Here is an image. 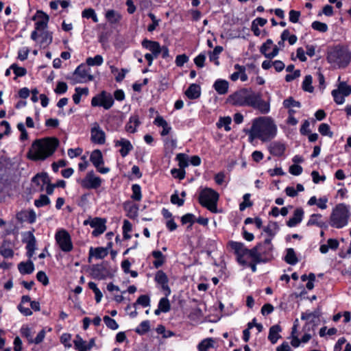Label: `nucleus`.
<instances>
[{
    "label": "nucleus",
    "mask_w": 351,
    "mask_h": 351,
    "mask_svg": "<svg viewBox=\"0 0 351 351\" xmlns=\"http://www.w3.org/2000/svg\"><path fill=\"white\" fill-rule=\"evenodd\" d=\"M158 307L162 310V312L167 313L170 310V304L169 300L167 298H162L160 299Z\"/></svg>",
    "instance_id": "5fc2aeb1"
},
{
    "label": "nucleus",
    "mask_w": 351,
    "mask_h": 351,
    "mask_svg": "<svg viewBox=\"0 0 351 351\" xmlns=\"http://www.w3.org/2000/svg\"><path fill=\"white\" fill-rule=\"evenodd\" d=\"M108 253L107 249L102 247L96 248L90 247L88 261L90 262L92 256H95L96 258H103L108 255Z\"/></svg>",
    "instance_id": "393cba45"
},
{
    "label": "nucleus",
    "mask_w": 351,
    "mask_h": 351,
    "mask_svg": "<svg viewBox=\"0 0 351 351\" xmlns=\"http://www.w3.org/2000/svg\"><path fill=\"white\" fill-rule=\"evenodd\" d=\"M104 322L106 324V325L112 330H116L118 328L119 325L116 322V321L112 318H110L109 316H104Z\"/></svg>",
    "instance_id": "864d4df0"
},
{
    "label": "nucleus",
    "mask_w": 351,
    "mask_h": 351,
    "mask_svg": "<svg viewBox=\"0 0 351 351\" xmlns=\"http://www.w3.org/2000/svg\"><path fill=\"white\" fill-rule=\"evenodd\" d=\"M40 36L42 40L40 44L45 46H48L52 42V33L48 31H45L41 33Z\"/></svg>",
    "instance_id": "ea45409f"
},
{
    "label": "nucleus",
    "mask_w": 351,
    "mask_h": 351,
    "mask_svg": "<svg viewBox=\"0 0 351 351\" xmlns=\"http://www.w3.org/2000/svg\"><path fill=\"white\" fill-rule=\"evenodd\" d=\"M10 69L13 70L16 77L24 76L27 73V71L25 68L18 66L16 64H12Z\"/></svg>",
    "instance_id": "bf43d9fd"
},
{
    "label": "nucleus",
    "mask_w": 351,
    "mask_h": 351,
    "mask_svg": "<svg viewBox=\"0 0 351 351\" xmlns=\"http://www.w3.org/2000/svg\"><path fill=\"white\" fill-rule=\"evenodd\" d=\"M322 217V216L321 214H313L311 216L310 219L308 221L306 225L308 226H313V225H315L317 226L318 224L319 223V222L322 221V220H321Z\"/></svg>",
    "instance_id": "6e6d98bb"
},
{
    "label": "nucleus",
    "mask_w": 351,
    "mask_h": 351,
    "mask_svg": "<svg viewBox=\"0 0 351 351\" xmlns=\"http://www.w3.org/2000/svg\"><path fill=\"white\" fill-rule=\"evenodd\" d=\"M223 51V47L221 46H216L213 51L209 53V59L210 61L214 62L216 65H219L218 55Z\"/></svg>",
    "instance_id": "f704fd0d"
},
{
    "label": "nucleus",
    "mask_w": 351,
    "mask_h": 351,
    "mask_svg": "<svg viewBox=\"0 0 351 351\" xmlns=\"http://www.w3.org/2000/svg\"><path fill=\"white\" fill-rule=\"evenodd\" d=\"M264 245L267 246V249L262 250L263 245H257L251 250L247 249V254L253 259L255 263H258L264 261L265 256L269 254L272 250V245L271 239H266L264 241Z\"/></svg>",
    "instance_id": "0eeeda50"
},
{
    "label": "nucleus",
    "mask_w": 351,
    "mask_h": 351,
    "mask_svg": "<svg viewBox=\"0 0 351 351\" xmlns=\"http://www.w3.org/2000/svg\"><path fill=\"white\" fill-rule=\"evenodd\" d=\"M67 90V85L65 82H59L54 91L57 94L64 93Z\"/></svg>",
    "instance_id": "774afa93"
},
{
    "label": "nucleus",
    "mask_w": 351,
    "mask_h": 351,
    "mask_svg": "<svg viewBox=\"0 0 351 351\" xmlns=\"http://www.w3.org/2000/svg\"><path fill=\"white\" fill-rule=\"evenodd\" d=\"M132 199H133L135 201H140L142 197L141 186L138 184H133L132 186Z\"/></svg>",
    "instance_id": "37998d69"
},
{
    "label": "nucleus",
    "mask_w": 351,
    "mask_h": 351,
    "mask_svg": "<svg viewBox=\"0 0 351 351\" xmlns=\"http://www.w3.org/2000/svg\"><path fill=\"white\" fill-rule=\"evenodd\" d=\"M317 325V323L313 319L306 322L305 325L302 328V331L306 333H312V335H315V328Z\"/></svg>",
    "instance_id": "e433bc0d"
},
{
    "label": "nucleus",
    "mask_w": 351,
    "mask_h": 351,
    "mask_svg": "<svg viewBox=\"0 0 351 351\" xmlns=\"http://www.w3.org/2000/svg\"><path fill=\"white\" fill-rule=\"evenodd\" d=\"M327 60L330 64L339 68L345 67L350 61V55L344 48L336 47L328 53Z\"/></svg>",
    "instance_id": "423d86ee"
},
{
    "label": "nucleus",
    "mask_w": 351,
    "mask_h": 351,
    "mask_svg": "<svg viewBox=\"0 0 351 351\" xmlns=\"http://www.w3.org/2000/svg\"><path fill=\"white\" fill-rule=\"evenodd\" d=\"M75 347L79 351H87V342L84 341L80 335H77L73 341Z\"/></svg>",
    "instance_id": "c9c22d12"
},
{
    "label": "nucleus",
    "mask_w": 351,
    "mask_h": 351,
    "mask_svg": "<svg viewBox=\"0 0 351 351\" xmlns=\"http://www.w3.org/2000/svg\"><path fill=\"white\" fill-rule=\"evenodd\" d=\"M350 215L348 207L343 204H339L330 215V225L336 228H341L348 224Z\"/></svg>",
    "instance_id": "20e7f679"
},
{
    "label": "nucleus",
    "mask_w": 351,
    "mask_h": 351,
    "mask_svg": "<svg viewBox=\"0 0 351 351\" xmlns=\"http://www.w3.org/2000/svg\"><path fill=\"white\" fill-rule=\"evenodd\" d=\"M27 237L23 240V242L27 243V256L29 258L32 257L36 250V240L32 232L29 231L27 233Z\"/></svg>",
    "instance_id": "f3484780"
},
{
    "label": "nucleus",
    "mask_w": 351,
    "mask_h": 351,
    "mask_svg": "<svg viewBox=\"0 0 351 351\" xmlns=\"http://www.w3.org/2000/svg\"><path fill=\"white\" fill-rule=\"evenodd\" d=\"M283 106L286 108H300L301 104L298 101H295L292 97H289L287 99L284 100Z\"/></svg>",
    "instance_id": "a19ab883"
},
{
    "label": "nucleus",
    "mask_w": 351,
    "mask_h": 351,
    "mask_svg": "<svg viewBox=\"0 0 351 351\" xmlns=\"http://www.w3.org/2000/svg\"><path fill=\"white\" fill-rule=\"evenodd\" d=\"M18 269L22 274H30L34 270V265L32 261L21 262L18 265Z\"/></svg>",
    "instance_id": "a878e982"
},
{
    "label": "nucleus",
    "mask_w": 351,
    "mask_h": 351,
    "mask_svg": "<svg viewBox=\"0 0 351 351\" xmlns=\"http://www.w3.org/2000/svg\"><path fill=\"white\" fill-rule=\"evenodd\" d=\"M278 230V225L276 223H271L268 226L264 228V231L270 237H274L276 230Z\"/></svg>",
    "instance_id": "09e8293b"
},
{
    "label": "nucleus",
    "mask_w": 351,
    "mask_h": 351,
    "mask_svg": "<svg viewBox=\"0 0 351 351\" xmlns=\"http://www.w3.org/2000/svg\"><path fill=\"white\" fill-rule=\"evenodd\" d=\"M149 298L147 295H141L138 297L135 303L133 304V306L136 308L137 304H140L144 307L149 306Z\"/></svg>",
    "instance_id": "c03bdc74"
},
{
    "label": "nucleus",
    "mask_w": 351,
    "mask_h": 351,
    "mask_svg": "<svg viewBox=\"0 0 351 351\" xmlns=\"http://www.w3.org/2000/svg\"><path fill=\"white\" fill-rule=\"evenodd\" d=\"M39 180H42V187L43 185L47 184L46 192L48 195H51L53 192L55 186L50 183V178L47 173H41L36 174L33 177L32 182L39 185Z\"/></svg>",
    "instance_id": "2eb2a0df"
},
{
    "label": "nucleus",
    "mask_w": 351,
    "mask_h": 351,
    "mask_svg": "<svg viewBox=\"0 0 351 351\" xmlns=\"http://www.w3.org/2000/svg\"><path fill=\"white\" fill-rule=\"evenodd\" d=\"M125 209L128 212V216L134 219L138 216V207L136 204H128L125 205Z\"/></svg>",
    "instance_id": "72a5a7b5"
},
{
    "label": "nucleus",
    "mask_w": 351,
    "mask_h": 351,
    "mask_svg": "<svg viewBox=\"0 0 351 351\" xmlns=\"http://www.w3.org/2000/svg\"><path fill=\"white\" fill-rule=\"evenodd\" d=\"M55 238L57 243L63 252H68L72 250L73 244L71 237L67 231L64 230L58 231Z\"/></svg>",
    "instance_id": "1a4fd4ad"
},
{
    "label": "nucleus",
    "mask_w": 351,
    "mask_h": 351,
    "mask_svg": "<svg viewBox=\"0 0 351 351\" xmlns=\"http://www.w3.org/2000/svg\"><path fill=\"white\" fill-rule=\"evenodd\" d=\"M91 141L94 143L103 145L105 143L106 134L99 125L95 123L91 129Z\"/></svg>",
    "instance_id": "dca6fc26"
},
{
    "label": "nucleus",
    "mask_w": 351,
    "mask_h": 351,
    "mask_svg": "<svg viewBox=\"0 0 351 351\" xmlns=\"http://www.w3.org/2000/svg\"><path fill=\"white\" fill-rule=\"evenodd\" d=\"M332 95L334 97L335 101L337 104H342L344 102V101H345L344 100V96H343V95L339 93V90H333L332 91Z\"/></svg>",
    "instance_id": "69168bd1"
},
{
    "label": "nucleus",
    "mask_w": 351,
    "mask_h": 351,
    "mask_svg": "<svg viewBox=\"0 0 351 351\" xmlns=\"http://www.w3.org/2000/svg\"><path fill=\"white\" fill-rule=\"evenodd\" d=\"M148 16L152 19V23L148 26L147 30L149 32H153L156 29V27L158 25L159 21L158 19H156L155 15L153 13H151V12L149 13Z\"/></svg>",
    "instance_id": "e2e57ef3"
},
{
    "label": "nucleus",
    "mask_w": 351,
    "mask_h": 351,
    "mask_svg": "<svg viewBox=\"0 0 351 351\" xmlns=\"http://www.w3.org/2000/svg\"><path fill=\"white\" fill-rule=\"evenodd\" d=\"M149 321H143L141 323L139 327L136 328L135 332L139 335H143L149 330Z\"/></svg>",
    "instance_id": "49530a36"
},
{
    "label": "nucleus",
    "mask_w": 351,
    "mask_h": 351,
    "mask_svg": "<svg viewBox=\"0 0 351 351\" xmlns=\"http://www.w3.org/2000/svg\"><path fill=\"white\" fill-rule=\"evenodd\" d=\"M155 280L160 285H162V287L165 290H168L170 291L169 287L167 285L168 278L165 272L162 270H159L157 271L155 276Z\"/></svg>",
    "instance_id": "c85d7f7f"
},
{
    "label": "nucleus",
    "mask_w": 351,
    "mask_h": 351,
    "mask_svg": "<svg viewBox=\"0 0 351 351\" xmlns=\"http://www.w3.org/2000/svg\"><path fill=\"white\" fill-rule=\"evenodd\" d=\"M49 203L50 199L46 195H40L39 199L34 201V205L38 208L48 205Z\"/></svg>",
    "instance_id": "a18cd8bd"
},
{
    "label": "nucleus",
    "mask_w": 351,
    "mask_h": 351,
    "mask_svg": "<svg viewBox=\"0 0 351 351\" xmlns=\"http://www.w3.org/2000/svg\"><path fill=\"white\" fill-rule=\"evenodd\" d=\"M90 275L93 278L104 280L110 276L108 268V263L103 262L101 264L93 265L90 268Z\"/></svg>",
    "instance_id": "9b49d317"
},
{
    "label": "nucleus",
    "mask_w": 351,
    "mask_h": 351,
    "mask_svg": "<svg viewBox=\"0 0 351 351\" xmlns=\"http://www.w3.org/2000/svg\"><path fill=\"white\" fill-rule=\"evenodd\" d=\"M272 44V40L267 39V41L261 47L260 52L265 56L267 53V51L270 49Z\"/></svg>",
    "instance_id": "338daca9"
},
{
    "label": "nucleus",
    "mask_w": 351,
    "mask_h": 351,
    "mask_svg": "<svg viewBox=\"0 0 351 351\" xmlns=\"http://www.w3.org/2000/svg\"><path fill=\"white\" fill-rule=\"evenodd\" d=\"M228 99L233 106L252 107L263 114L270 111L269 101L263 100L261 93L251 88H241L229 95Z\"/></svg>",
    "instance_id": "f257e3e1"
},
{
    "label": "nucleus",
    "mask_w": 351,
    "mask_h": 351,
    "mask_svg": "<svg viewBox=\"0 0 351 351\" xmlns=\"http://www.w3.org/2000/svg\"><path fill=\"white\" fill-rule=\"evenodd\" d=\"M90 69L86 65L81 64L75 70L73 75L78 77L75 79L76 83H85L93 80V76L89 73Z\"/></svg>",
    "instance_id": "ddd939ff"
},
{
    "label": "nucleus",
    "mask_w": 351,
    "mask_h": 351,
    "mask_svg": "<svg viewBox=\"0 0 351 351\" xmlns=\"http://www.w3.org/2000/svg\"><path fill=\"white\" fill-rule=\"evenodd\" d=\"M114 143L115 147H121L119 152L122 157H125L133 149L131 143L125 138H121L120 140L116 141Z\"/></svg>",
    "instance_id": "aec40b11"
},
{
    "label": "nucleus",
    "mask_w": 351,
    "mask_h": 351,
    "mask_svg": "<svg viewBox=\"0 0 351 351\" xmlns=\"http://www.w3.org/2000/svg\"><path fill=\"white\" fill-rule=\"evenodd\" d=\"M229 245L234 251L237 257L244 256L247 254V248H246L242 243L230 241Z\"/></svg>",
    "instance_id": "b1692460"
},
{
    "label": "nucleus",
    "mask_w": 351,
    "mask_h": 351,
    "mask_svg": "<svg viewBox=\"0 0 351 351\" xmlns=\"http://www.w3.org/2000/svg\"><path fill=\"white\" fill-rule=\"evenodd\" d=\"M36 17L38 19V21L35 23L36 30H43L47 27L49 21V16L42 11H38L36 12ZM33 19H35V16Z\"/></svg>",
    "instance_id": "412c9836"
},
{
    "label": "nucleus",
    "mask_w": 351,
    "mask_h": 351,
    "mask_svg": "<svg viewBox=\"0 0 351 351\" xmlns=\"http://www.w3.org/2000/svg\"><path fill=\"white\" fill-rule=\"evenodd\" d=\"M213 347V340L210 338L204 339L198 345L199 351H208L209 348Z\"/></svg>",
    "instance_id": "58836bf2"
},
{
    "label": "nucleus",
    "mask_w": 351,
    "mask_h": 351,
    "mask_svg": "<svg viewBox=\"0 0 351 351\" xmlns=\"http://www.w3.org/2000/svg\"><path fill=\"white\" fill-rule=\"evenodd\" d=\"M311 26L313 29L320 32H326L328 30L327 25L319 21H314Z\"/></svg>",
    "instance_id": "603ef678"
},
{
    "label": "nucleus",
    "mask_w": 351,
    "mask_h": 351,
    "mask_svg": "<svg viewBox=\"0 0 351 351\" xmlns=\"http://www.w3.org/2000/svg\"><path fill=\"white\" fill-rule=\"evenodd\" d=\"M58 145L56 138L37 139L32 143L27 156L33 160H45L54 153Z\"/></svg>",
    "instance_id": "f03ea898"
},
{
    "label": "nucleus",
    "mask_w": 351,
    "mask_h": 351,
    "mask_svg": "<svg viewBox=\"0 0 351 351\" xmlns=\"http://www.w3.org/2000/svg\"><path fill=\"white\" fill-rule=\"evenodd\" d=\"M186 96L190 99H195L200 97L201 88L196 84H191L185 91Z\"/></svg>",
    "instance_id": "5701e85b"
},
{
    "label": "nucleus",
    "mask_w": 351,
    "mask_h": 351,
    "mask_svg": "<svg viewBox=\"0 0 351 351\" xmlns=\"http://www.w3.org/2000/svg\"><path fill=\"white\" fill-rule=\"evenodd\" d=\"M232 119L230 117H221L219 119L218 127L224 126L226 131L230 130V124L231 123Z\"/></svg>",
    "instance_id": "4d7b16f0"
},
{
    "label": "nucleus",
    "mask_w": 351,
    "mask_h": 351,
    "mask_svg": "<svg viewBox=\"0 0 351 351\" xmlns=\"http://www.w3.org/2000/svg\"><path fill=\"white\" fill-rule=\"evenodd\" d=\"M215 90L220 95H224L228 90V82L223 80H217L214 84Z\"/></svg>",
    "instance_id": "7c9ffc66"
},
{
    "label": "nucleus",
    "mask_w": 351,
    "mask_h": 351,
    "mask_svg": "<svg viewBox=\"0 0 351 351\" xmlns=\"http://www.w3.org/2000/svg\"><path fill=\"white\" fill-rule=\"evenodd\" d=\"M285 261L291 265H294L298 262V259L293 248H288L287 250V254L285 257Z\"/></svg>",
    "instance_id": "473e14b6"
},
{
    "label": "nucleus",
    "mask_w": 351,
    "mask_h": 351,
    "mask_svg": "<svg viewBox=\"0 0 351 351\" xmlns=\"http://www.w3.org/2000/svg\"><path fill=\"white\" fill-rule=\"evenodd\" d=\"M188 61L189 57L185 54L178 55L176 58V64L178 66H182Z\"/></svg>",
    "instance_id": "0e129e2a"
},
{
    "label": "nucleus",
    "mask_w": 351,
    "mask_h": 351,
    "mask_svg": "<svg viewBox=\"0 0 351 351\" xmlns=\"http://www.w3.org/2000/svg\"><path fill=\"white\" fill-rule=\"evenodd\" d=\"M318 130L319 133L324 136L332 137L333 135V133L330 130V126L327 123L320 124Z\"/></svg>",
    "instance_id": "3c124183"
},
{
    "label": "nucleus",
    "mask_w": 351,
    "mask_h": 351,
    "mask_svg": "<svg viewBox=\"0 0 351 351\" xmlns=\"http://www.w3.org/2000/svg\"><path fill=\"white\" fill-rule=\"evenodd\" d=\"M285 150V145L278 142H274L269 145V152L274 156H282L284 154Z\"/></svg>",
    "instance_id": "cd10ccee"
},
{
    "label": "nucleus",
    "mask_w": 351,
    "mask_h": 351,
    "mask_svg": "<svg viewBox=\"0 0 351 351\" xmlns=\"http://www.w3.org/2000/svg\"><path fill=\"white\" fill-rule=\"evenodd\" d=\"M142 46L149 50L155 58H156L161 53V47L159 43L156 41L145 39L142 42Z\"/></svg>",
    "instance_id": "6ab92c4d"
},
{
    "label": "nucleus",
    "mask_w": 351,
    "mask_h": 351,
    "mask_svg": "<svg viewBox=\"0 0 351 351\" xmlns=\"http://www.w3.org/2000/svg\"><path fill=\"white\" fill-rule=\"evenodd\" d=\"M78 182L86 189H96L101 184V179L96 176L93 171L88 172L84 178Z\"/></svg>",
    "instance_id": "9d476101"
},
{
    "label": "nucleus",
    "mask_w": 351,
    "mask_h": 351,
    "mask_svg": "<svg viewBox=\"0 0 351 351\" xmlns=\"http://www.w3.org/2000/svg\"><path fill=\"white\" fill-rule=\"evenodd\" d=\"M106 18L110 23H117L121 19V15L117 11L109 10L106 12Z\"/></svg>",
    "instance_id": "2f4dec72"
},
{
    "label": "nucleus",
    "mask_w": 351,
    "mask_h": 351,
    "mask_svg": "<svg viewBox=\"0 0 351 351\" xmlns=\"http://www.w3.org/2000/svg\"><path fill=\"white\" fill-rule=\"evenodd\" d=\"M103 62V58L100 55H97L94 58H88L86 59V64L88 66L97 65L99 66Z\"/></svg>",
    "instance_id": "de8ad7c7"
},
{
    "label": "nucleus",
    "mask_w": 351,
    "mask_h": 351,
    "mask_svg": "<svg viewBox=\"0 0 351 351\" xmlns=\"http://www.w3.org/2000/svg\"><path fill=\"white\" fill-rule=\"evenodd\" d=\"M219 193L210 188H205L199 193V202L213 213H217V202L219 200Z\"/></svg>",
    "instance_id": "39448f33"
},
{
    "label": "nucleus",
    "mask_w": 351,
    "mask_h": 351,
    "mask_svg": "<svg viewBox=\"0 0 351 351\" xmlns=\"http://www.w3.org/2000/svg\"><path fill=\"white\" fill-rule=\"evenodd\" d=\"M140 121L138 117L134 115L130 118L129 121L125 125V130L128 132L134 133L136 131V128L139 125Z\"/></svg>",
    "instance_id": "c756f323"
},
{
    "label": "nucleus",
    "mask_w": 351,
    "mask_h": 351,
    "mask_svg": "<svg viewBox=\"0 0 351 351\" xmlns=\"http://www.w3.org/2000/svg\"><path fill=\"white\" fill-rule=\"evenodd\" d=\"M312 77L311 75H306L302 82V88L304 91L312 93L314 90L312 84Z\"/></svg>",
    "instance_id": "4c0bfd02"
},
{
    "label": "nucleus",
    "mask_w": 351,
    "mask_h": 351,
    "mask_svg": "<svg viewBox=\"0 0 351 351\" xmlns=\"http://www.w3.org/2000/svg\"><path fill=\"white\" fill-rule=\"evenodd\" d=\"M336 90H339V93L346 97L351 93V86L347 85L346 82H340Z\"/></svg>",
    "instance_id": "79ce46f5"
},
{
    "label": "nucleus",
    "mask_w": 351,
    "mask_h": 351,
    "mask_svg": "<svg viewBox=\"0 0 351 351\" xmlns=\"http://www.w3.org/2000/svg\"><path fill=\"white\" fill-rule=\"evenodd\" d=\"M281 331V328L279 325H274L269 328L268 339L271 343L274 344L277 342L278 339L281 337L279 332Z\"/></svg>",
    "instance_id": "bb28decb"
},
{
    "label": "nucleus",
    "mask_w": 351,
    "mask_h": 351,
    "mask_svg": "<svg viewBox=\"0 0 351 351\" xmlns=\"http://www.w3.org/2000/svg\"><path fill=\"white\" fill-rule=\"evenodd\" d=\"M181 221L182 224H186L189 223L190 226H191L195 222V216L191 213L186 214L182 217Z\"/></svg>",
    "instance_id": "680f3d73"
},
{
    "label": "nucleus",
    "mask_w": 351,
    "mask_h": 351,
    "mask_svg": "<svg viewBox=\"0 0 351 351\" xmlns=\"http://www.w3.org/2000/svg\"><path fill=\"white\" fill-rule=\"evenodd\" d=\"M90 160L99 173L105 174L110 171L108 167H101V165L104 164V159L101 152L99 149H95L91 153Z\"/></svg>",
    "instance_id": "4468645a"
},
{
    "label": "nucleus",
    "mask_w": 351,
    "mask_h": 351,
    "mask_svg": "<svg viewBox=\"0 0 351 351\" xmlns=\"http://www.w3.org/2000/svg\"><path fill=\"white\" fill-rule=\"evenodd\" d=\"M252 126L257 131L262 141H268L276 134V126L269 117H258L252 122Z\"/></svg>",
    "instance_id": "7ed1b4c3"
},
{
    "label": "nucleus",
    "mask_w": 351,
    "mask_h": 351,
    "mask_svg": "<svg viewBox=\"0 0 351 351\" xmlns=\"http://www.w3.org/2000/svg\"><path fill=\"white\" fill-rule=\"evenodd\" d=\"M113 104L114 99L111 94L104 90L93 97L91 100L93 106H102L106 110L110 108Z\"/></svg>",
    "instance_id": "6e6552de"
},
{
    "label": "nucleus",
    "mask_w": 351,
    "mask_h": 351,
    "mask_svg": "<svg viewBox=\"0 0 351 351\" xmlns=\"http://www.w3.org/2000/svg\"><path fill=\"white\" fill-rule=\"evenodd\" d=\"M106 221L105 219L95 217L90 220H85L84 221V224H89L92 228H93L94 230L93 231L92 234L94 237H98L99 235L104 233V231L106 230Z\"/></svg>",
    "instance_id": "f8f14e48"
},
{
    "label": "nucleus",
    "mask_w": 351,
    "mask_h": 351,
    "mask_svg": "<svg viewBox=\"0 0 351 351\" xmlns=\"http://www.w3.org/2000/svg\"><path fill=\"white\" fill-rule=\"evenodd\" d=\"M304 215V210L302 208H298L295 210L293 217L290 218L287 222V225L289 227H294L299 223H300L302 220V217Z\"/></svg>",
    "instance_id": "4be33fe9"
},
{
    "label": "nucleus",
    "mask_w": 351,
    "mask_h": 351,
    "mask_svg": "<svg viewBox=\"0 0 351 351\" xmlns=\"http://www.w3.org/2000/svg\"><path fill=\"white\" fill-rule=\"evenodd\" d=\"M176 159L179 162V166L181 169H184L189 165L188 160L186 157V155L184 154H178L176 156Z\"/></svg>",
    "instance_id": "13d9d810"
},
{
    "label": "nucleus",
    "mask_w": 351,
    "mask_h": 351,
    "mask_svg": "<svg viewBox=\"0 0 351 351\" xmlns=\"http://www.w3.org/2000/svg\"><path fill=\"white\" fill-rule=\"evenodd\" d=\"M36 278L44 286H46L49 284V278L46 274L43 271H40L37 273Z\"/></svg>",
    "instance_id": "052dcab7"
},
{
    "label": "nucleus",
    "mask_w": 351,
    "mask_h": 351,
    "mask_svg": "<svg viewBox=\"0 0 351 351\" xmlns=\"http://www.w3.org/2000/svg\"><path fill=\"white\" fill-rule=\"evenodd\" d=\"M16 217L19 222L27 221L29 223H33L36 221V215L33 210H23L19 212Z\"/></svg>",
    "instance_id": "a211bd4d"
},
{
    "label": "nucleus",
    "mask_w": 351,
    "mask_h": 351,
    "mask_svg": "<svg viewBox=\"0 0 351 351\" xmlns=\"http://www.w3.org/2000/svg\"><path fill=\"white\" fill-rule=\"evenodd\" d=\"M250 194L246 193L243 195V202H241L239 205L240 210H244L247 207H250L252 206L253 203L250 200Z\"/></svg>",
    "instance_id": "8fccbe9b"
}]
</instances>
